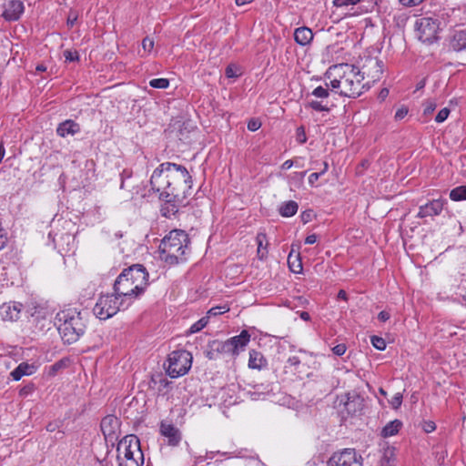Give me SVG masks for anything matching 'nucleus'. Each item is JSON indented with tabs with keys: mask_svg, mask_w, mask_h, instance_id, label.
Listing matches in <instances>:
<instances>
[{
	"mask_svg": "<svg viewBox=\"0 0 466 466\" xmlns=\"http://www.w3.org/2000/svg\"><path fill=\"white\" fill-rule=\"evenodd\" d=\"M363 459L354 449H345L334 453L328 461V466H362Z\"/></svg>",
	"mask_w": 466,
	"mask_h": 466,
	"instance_id": "obj_11",
	"label": "nucleus"
},
{
	"mask_svg": "<svg viewBox=\"0 0 466 466\" xmlns=\"http://www.w3.org/2000/svg\"><path fill=\"white\" fill-rule=\"evenodd\" d=\"M250 340V334L242 330L239 335L234 336L225 341L214 339L208 343L204 354L210 360H218L223 354L237 356L244 350Z\"/></svg>",
	"mask_w": 466,
	"mask_h": 466,
	"instance_id": "obj_6",
	"label": "nucleus"
},
{
	"mask_svg": "<svg viewBox=\"0 0 466 466\" xmlns=\"http://www.w3.org/2000/svg\"><path fill=\"white\" fill-rule=\"evenodd\" d=\"M46 430L47 431H54L56 430V425L54 423H49L47 426H46Z\"/></svg>",
	"mask_w": 466,
	"mask_h": 466,
	"instance_id": "obj_61",
	"label": "nucleus"
},
{
	"mask_svg": "<svg viewBox=\"0 0 466 466\" xmlns=\"http://www.w3.org/2000/svg\"><path fill=\"white\" fill-rule=\"evenodd\" d=\"M360 2V0H334L333 5L337 7H343L357 5Z\"/></svg>",
	"mask_w": 466,
	"mask_h": 466,
	"instance_id": "obj_39",
	"label": "nucleus"
},
{
	"mask_svg": "<svg viewBox=\"0 0 466 466\" xmlns=\"http://www.w3.org/2000/svg\"><path fill=\"white\" fill-rule=\"evenodd\" d=\"M253 0H235L236 5L238 6L244 5L246 4L251 3Z\"/></svg>",
	"mask_w": 466,
	"mask_h": 466,
	"instance_id": "obj_57",
	"label": "nucleus"
},
{
	"mask_svg": "<svg viewBox=\"0 0 466 466\" xmlns=\"http://www.w3.org/2000/svg\"><path fill=\"white\" fill-rule=\"evenodd\" d=\"M160 433L167 439L170 446H177L181 441L179 430L171 423L162 421L160 424Z\"/></svg>",
	"mask_w": 466,
	"mask_h": 466,
	"instance_id": "obj_18",
	"label": "nucleus"
},
{
	"mask_svg": "<svg viewBox=\"0 0 466 466\" xmlns=\"http://www.w3.org/2000/svg\"><path fill=\"white\" fill-rule=\"evenodd\" d=\"M79 125L73 120H66L59 124L56 133L58 136L65 137L67 135H75L79 131Z\"/></svg>",
	"mask_w": 466,
	"mask_h": 466,
	"instance_id": "obj_23",
	"label": "nucleus"
},
{
	"mask_svg": "<svg viewBox=\"0 0 466 466\" xmlns=\"http://www.w3.org/2000/svg\"><path fill=\"white\" fill-rule=\"evenodd\" d=\"M370 342L372 346L379 350H384L386 349V341L381 337L375 335L371 336Z\"/></svg>",
	"mask_w": 466,
	"mask_h": 466,
	"instance_id": "obj_35",
	"label": "nucleus"
},
{
	"mask_svg": "<svg viewBox=\"0 0 466 466\" xmlns=\"http://www.w3.org/2000/svg\"><path fill=\"white\" fill-rule=\"evenodd\" d=\"M167 373L171 378H178L187 373L192 364V355L187 350H175L167 359Z\"/></svg>",
	"mask_w": 466,
	"mask_h": 466,
	"instance_id": "obj_10",
	"label": "nucleus"
},
{
	"mask_svg": "<svg viewBox=\"0 0 466 466\" xmlns=\"http://www.w3.org/2000/svg\"><path fill=\"white\" fill-rule=\"evenodd\" d=\"M67 362H68V360L66 359H62V360L56 361V363H54L51 366L52 374L54 375L58 370H60L61 369L65 368L67 365Z\"/></svg>",
	"mask_w": 466,
	"mask_h": 466,
	"instance_id": "obj_38",
	"label": "nucleus"
},
{
	"mask_svg": "<svg viewBox=\"0 0 466 466\" xmlns=\"http://www.w3.org/2000/svg\"><path fill=\"white\" fill-rule=\"evenodd\" d=\"M390 318V314L386 310H382L378 314V319L381 322L387 321Z\"/></svg>",
	"mask_w": 466,
	"mask_h": 466,
	"instance_id": "obj_50",
	"label": "nucleus"
},
{
	"mask_svg": "<svg viewBox=\"0 0 466 466\" xmlns=\"http://www.w3.org/2000/svg\"><path fill=\"white\" fill-rule=\"evenodd\" d=\"M228 310H229V308L227 305L213 307L208 311L206 317H208V320L210 317L221 315L225 312H228Z\"/></svg>",
	"mask_w": 466,
	"mask_h": 466,
	"instance_id": "obj_33",
	"label": "nucleus"
},
{
	"mask_svg": "<svg viewBox=\"0 0 466 466\" xmlns=\"http://www.w3.org/2000/svg\"><path fill=\"white\" fill-rule=\"evenodd\" d=\"M360 70L363 76V80L367 77L370 79L369 83H375L380 79L383 73V62L378 57L369 56L363 61Z\"/></svg>",
	"mask_w": 466,
	"mask_h": 466,
	"instance_id": "obj_12",
	"label": "nucleus"
},
{
	"mask_svg": "<svg viewBox=\"0 0 466 466\" xmlns=\"http://www.w3.org/2000/svg\"><path fill=\"white\" fill-rule=\"evenodd\" d=\"M24 13V4L20 0H9L5 5L3 17L7 21L18 20Z\"/></svg>",
	"mask_w": 466,
	"mask_h": 466,
	"instance_id": "obj_14",
	"label": "nucleus"
},
{
	"mask_svg": "<svg viewBox=\"0 0 466 466\" xmlns=\"http://www.w3.org/2000/svg\"><path fill=\"white\" fill-rule=\"evenodd\" d=\"M159 383L161 386H163L165 388L169 384V381L166 378H160Z\"/></svg>",
	"mask_w": 466,
	"mask_h": 466,
	"instance_id": "obj_59",
	"label": "nucleus"
},
{
	"mask_svg": "<svg viewBox=\"0 0 466 466\" xmlns=\"http://www.w3.org/2000/svg\"><path fill=\"white\" fill-rule=\"evenodd\" d=\"M64 56L66 58V61L68 62H74L78 60V53L76 51H71V50H66L64 52Z\"/></svg>",
	"mask_w": 466,
	"mask_h": 466,
	"instance_id": "obj_43",
	"label": "nucleus"
},
{
	"mask_svg": "<svg viewBox=\"0 0 466 466\" xmlns=\"http://www.w3.org/2000/svg\"><path fill=\"white\" fill-rule=\"evenodd\" d=\"M23 305L18 302L4 303L0 307V315L4 320L15 321L20 317Z\"/></svg>",
	"mask_w": 466,
	"mask_h": 466,
	"instance_id": "obj_17",
	"label": "nucleus"
},
{
	"mask_svg": "<svg viewBox=\"0 0 466 466\" xmlns=\"http://www.w3.org/2000/svg\"><path fill=\"white\" fill-rule=\"evenodd\" d=\"M422 429L425 432L430 433L435 431L436 424L431 420L424 421L422 424Z\"/></svg>",
	"mask_w": 466,
	"mask_h": 466,
	"instance_id": "obj_44",
	"label": "nucleus"
},
{
	"mask_svg": "<svg viewBox=\"0 0 466 466\" xmlns=\"http://www.w3.org/2000/svg\"><path fill=\"white\" fill-rule=\"evenodd\" d=\"M37 367L27 362H21L11 373L14 380H20L24 376H30L36 371Z\"/></svg>",
	"mask_w": 466,
	"mask_h": 466,
	"instance_id": "obj_20",
	"label": "nucleus"
},
{
	"mask_svg": "<svg viewBox=\"0 0 466 466\" xmlns=\"http://www.w3.org/2000/svg\"><path fill=\"white\" fill-rule=\"evenodd\" d=\"M298 208V203L296 201L289 200L280 205L279 212L282 217L289 218L297 213Z\"/></svg>",
	"mask_w": 466,
	"mask_h": 466,
	"instance_id": "obj_25",
	"label": "nucleus"
},
{
	"mask_svg": "<svg viewBox=\"0 0 466 466\" xmlns=\"http://www.w3.org/2000/svg\"><path fill=\"white\" fill-rule=\"evenodd\" d=\"M143 50L147 53H150L154 47V40L148 36L142 40Z\"/></svg>",
	"mask_w": 466,
	"mask_h": 466,
	"instance_id": "obj_40",
	"label": "nucleus"
},
{
	"mask_svg": "<svg viewBox=\"0 0 466 466\" xmlns=\"http://www.w3.org/2000/svg\"><path fill=\"white\" fill-rule=\"evenodd\" d=\"M58 331L65 343L72 344L86 331V321L81 312L74 309L62 310L56 314Z\"/></svg>",
	"mask_w": 466,
	"mask_h": 466,
	"instance_id": "obj_5",
	"label": "nucleus"
},
{
	"mask_svg": "<svg viewBox=\"0 0 466 466\" xmlns=\"http://www.w3.org/2000/svg\"><path fill=\"white\" fill-rule=\"evenodd\" d=\"M313 33L310 28L307 26H301L295 30L294 39L299 46H307L310 44L313 39Z\"/></svg>",
	"mask_w": 466,
	"mask_h": 466,
	"instance_id": "obj_21",
	"label": "nucleus"
},
{
	"mask_svg": "<svg viewBox=\"0 0 466 466\" xmlns=\"http://www.w3.org/2000/svg\"><path fill=\"white\" fill-rule=\"evenodd\" d=\"M338 298L340 299H344L346 300L347 299V293L345 290L343 289H340L338 293Z\"/></svg>",
	"mask_w": 466,
	"mask_h": 466,
	"instance_id": "obj_56",
	"label": "nucleus"
},
{
	"mask_svg": "<svg viewBox=\"0 0 466 466\" xmlns=\"http://www.w3.org/2000/svg\"><path fill=\"white\" fill-rule=\"evenodd\" d=\"M258 244V256L259 258H263L267 254V248L263 247V243L267 241V236L264 233H258L256 238Z\"/></svg>",
	"mask_w": 466,
	"mask_h": 466,
	"instance_id": "obj_28",
	"label": "nucleus"
},
{
	"mask_svg": "<svg viewBox=\"0 0 466 466\" xmlns=\"http://www.w3.org/2000/svg\"><path fill=\"white\" fill-rule=\"evenodd\" d=\"M402 402V394L398 392L396 393L392 399L390 400V403L393 409H399Z\"/></svg>",
	"mask_w": 466,
	"mask_h": 466,
	"instance_id": "obj_42",
	"label": "nucleus"
},
{
	"mask_svg": "<svg viewBox=\"0 0 466 466\" xmlns=\"http://www.w3.org/2000/svg\"><path fill=\"white\" fill-rule=\"evenodd\" d=\"M292 258H293V254H292V252H290L288 257V263H289V268L295 273L300 272L302 270V264L299 259V255L298 254L295 256V260H292Z\"/></svg>",
	"mask_w": 466,
	"mask_h": 466,
	"instance_id": "obj_30",
	"label": "nucleus"
},
{
	"mask_svg": "<svg viewBox=\"0 0 466 466\" xmlns=\"http://www.w3.org/2000/svg\"><path fill=\"white\" fill-rule=\"evenodd\" d=\"M329 169V164L328 162L324 161L322 162V168L320 169L319 173H321V176L325 174Z\"/></svg>",
	"mask_w": 466,
	"mask_h": 466,
	"instance_id": "obj_55",
	"label": "nucleus"
},
{
	"mask_svg": "<svg viewBox=\"0 0 466 466\" xmlns=\"http://www.w3.org/2000/svg\"><path fill=\"white\" fill-rule=\"evenodd\" d=\"M424 0H408L407 5L410 6H415L420 5Z\"/></svg>",
	"mask_w": 466,
	"mask_h": 466,
	"instance_id": "obj_54",
	"label": "nucleus"
},
{
	"mask_svg": "<svg viewBox=\"0 0 466 466\" xmlns=\"http://www.w3.org/2000/svg\"><path fill=\"white\" fill-rule=\"evenodd\" d=\"M450 48L456 52L466 51V28H455L449 39Z\"/></svg>",
	"mask_w": 466,
	"mask_h": 466,
	"instance_id": "obj_15",
	"label": "nucleus"
},
{
	"mask_svg": "<svg viewBox=\"0 0 466 466\" xmlns=\"http://www.w3.org/2000/svg\"><path fill=\"white\" fill-rule=\"evenodd\" d=\"M126 302L127 303L124 298L119 297L115 292L111 295H101L93 309V312L98 319H107L116 315L121 308L127 307Z\"/></svg>",
	"mask_w": 466,
	"mask_h": 466,
	"instance_id": "obj_8",
	"label": "nucleus"
},
{
	"mask_svg": "<svg viewBox=\"0 0 466 466\" xmlns=\"http://www.w3.org/2000/svg\"><path fill=\"white\" fill-rule=\"evenodd\" d=\"M267 366V360L264 355L256 350H249L248 368L262 370Z\"/></svg>",
	"mask_w": 466,
	"mask_h": 466,
	"instance_id": "obj_22",
	"label": "nucleus"
},
{
	"mask_svg": "<svg viewBox=\"0 0 466 466\" xmlns=\"http://www.w3.org/2000/svg\"><path fill=\"white\" fill-rule=\"evenodd\" d=\"M288 363L290 365V366H293V367H297L298 365H299L300 363V360L299 357L297 356H292V357H289L288 359Z\"/></svg>",
	"mask_w": 466,
	"mask_h": 466,
	"instance_id": "obj_51",
	"label": "nucleus"
},
{
	"mask_svg": "<svg viewBox=\"0 0 466 466\" xmlns=\"http://www.w3.org/2000/svg\"><path fill=\"white\" fill-rule=\"evenodd\" d=\"M300 318L304 320H309V314L306 311H303L301 312L300 314Z\"/></svg>",
	"mask_w": 466,
	"mask_h": 466,
	"instance_id": "obj_60",
	"label": "nucleus"
},
{
	"mask_svg": "<svg viewBox=\"0 0 466 466\" xmlns=\"http://www.w3.org/2000/svg\"><path fill=\"white\" fill-rule=\"evenodd\" d=\"M450 198L453 201L466 200V186H459L451 189Z\"/></svg>",
	"mask_w": 466,
	"mask_h": 466,
	"instance_id": "obj_27",
	"label": "nucleus"
},
{
	"mask_svg": "<svg viewBox=\"0 0 466 466\" xmlns=\"http://www.w3.org/2000/svg\"><path fill=\"white\" fill-rule=\"evenodd\" d=\"M100 427L106 439H109L110 441L114 439L116 440L117 432L120 428V420L115 415H107L102 419Z\"/></svg>",
	"mask_w": 466,
	"mask_h": 466,
	"instance_id": "obj_13",
	"label": "nucleus"
},
{
	"mask_svg": "<svg viewBox=\"0 0 466 466\" xmlns=\"http://www.w3.org/2000/svg\"><path fill=\"white\" fill-rule=\"evenodd\" d=\"M150 186L153 191L159 193V198L170 197L177 201L185 200L192 188V177L184 166L166 162L153 171Z\"/></svg>",
	"mask_w": 466,
	"mask_h": 466,
	"instance_id": "obj_1",
	"label": "nucleus"
},
{
	"mask_svg": "<svg viewBox=\"0 0 466 466\" xmlns=\"http://www.w3.org/2000/svg\"><path fill=\"white\" fill-rule=\"evenodd\" d=\"M208 317H203L190 327L188 332L190 334L197 333L202 330L208 325Z\"/></svg>",
	"mask_w": 466,
	"mask_h": 466,
	"instance_id": "obj_31",
	"label": "nucleus"
},
{
	"mask_svg": "<svg viewBox=\"0 0 466 466\" xmlns=\"http://www.w3.org/2000/svg\"><path fill=\"white\" fill-rule=\"evenodd\" d=\"M437 107V103L433 99H428L423 104V115L428 116L431 115Z\"/></svg>",
	"mask_w": 466,
	"mask_h": 466,
	"instance_id": "obj_34",
	"label": "nucleus"
},
{
	"mask_svg": "<svg viewBox=\"0 0 466 466\" xmlns=\"http://www.w3.org/2000/svg\"><path fill=\"white\" fill-rule=\"evenodd\" d=\"M326 76L330 79L329 86L333 89H339L340 96L357 97L363 93L366 86L370 88L369 82L363 83L360 67L354 65L346 63L332 66Z\"/></svg>",
	"mask_w": 466,
	"mask_h": 466,
	"instance_id": "obj_2",
	"label": "nucleus"
},
{
	"mask_svg": "<svg viewBox=\"0 0 466 466\" xmlns=\"http://www.w3.org/2000/svg\"><path fill=\"white\" fill-rule=\"evenodd\" d=\"M326 86H329L328 84ZM329 95V92L328 87H323L321 86L316 87L312 91V96H314L318 98H321L322 100L328 98Z\"/></svg>",
	"mask_w": 466,
	"mask_h": 466,
	"instance_id": "obj_36",
	"label": "nucleus"
},
{
	"mask_svg": "<svg viewBox=\"0 0 466 466\" xmlns=\"http://www.w3.org/2000/svg\"><path fill=\"white\" fill-rule=\"evenodd\" d=\"M408 114V108L407 107H401L399 108L395 113V119L396 120H401L404 118Z\"/></svg>",
	"mask_w": 466,
	"mask_h": 466,
	"instance_id": "obj_47",
	"label": "nucleus"
},
{
	"mask_svg": "<svg viewBox=\"0 0 466 466\" xmlns=\"http://www.w3.org/2000/svg\"><path fill=\"white\" fill-rule=\"evenodd\" d=\"M363 407L362 400L360 397H355L352 400L349 399L345 403V408L347 411L350 414H355L358 411L361 410Z\"/></svg>",
	"mask_w": 466,
	"mask_h": 466,
	"instance_id": "obj_26",
	"label": "nucleus"
},
{
	"mask_svg": "<svg viewBox=\"0 0 466 466\" xmlns=\"http://www.w3.org/2000/svg\"><path fill=\"white\" fill-rule=\"evenodd\" d=\"M293 166V160L288 159L281 165V169L288 170Z\"/></svg>",
	"mask_w": 466,
	"mask_h": 466,
	"instance_id": "obj_53",
	"label": "nucleus"
},
{
	"mask_svg": "<svg viewBox=\"0 0 466 466\" xmlns=\"http://www.w3.org/2000/svg\"><path fill=\"white\" fill-rule=\"evenodd\" d=\"M312 216H313V211L312 210H310V209L305 210L300 215L301 221L304 224H306V223H308V222H309L311 220Z\"/></svg>",
	"mask_w": 466,
	"mask_h": 466,
	"instance_id": "obj_46",
	"label": "nucleus"
},
{
	"mask_svg": "<svg viewBox=\"0 0 466 466\" xmlns=\"http://www.w3.org/2000/svg\"><path fill=\"white\" fill-rule=\"evenodd\" d=\"M46 66H43V65H38V66H36V70H37V71H40V72L46 71Z\"/></svg>",
	"mask_w": 466,
	"mask_h": 466,
	"instance_id": "obj_64",
	"label": "nucleus"
},
{
	"mask_svg": "<svg viewBox=\"0 0 466 466\" xmlns=\"http://www.w3.org/2000/svg\"><path fill=\"white\" fill-rule=\"evenodd\" d=\"M296 139L299 144H304L307 141L306 132L303 127H299L296 130Z\"/></svg>",
	"mask_w": 466,
	"mask_h": 466,
	"instance_id": "obj_41",
	"label": "nucleus"
},
{
	"mask_svg": "<svg viewBox=\"0 0 466 466\" xmlns=\"http://www.w3.org/2000/svg\"><path fill=\"white\" fill-rule=\"evenodd\" d=\"M116 451L119 466H142L144 462L140 441L136 435L125 436L118 442Z\"/></svg>",
	"mask_w": 466,
	"mask_h": 466,
	"instance_id": "obj_7",
	"label": "nucleus"
},
{
	"mask_svg": "<svg viewBox=\"0 0 466 466\" xmlns=\"http://www.w3.org/2000/svg\"><path fill=\"white\" fill-rule=\"evenodd\" d=\"M401 427L402 422L400 420H391L382 428L380 435L383 438L394 436L399 432Z\"/></svg>",
	"mask_w": 466,
	"mask_h": 466,
	"instance_id": "obj_24",
	"label": "nucleus"
},
{
	"mask_svg": "<svg viewBox=\"0 0 466 466\" xmlns=\"http://www.w3.org/2000/svg\"><path fill=\"white\" fill-rule=\"evenodd\" d=\"M388 94H389V90L388 89H386V88L382 89L381 92H380V96L381 97H385V96H388Z\"/></svg>",
	"mask_w": 466,
	"mask_h": 466,
	"instance_id": "obj_63",
	"label": "nucleus"
},
{
	"mask_svg": "<svg viewBox=\"0 0 466 466\" xmlns=\"http://www.w3.org/2000/svg\"><path fill=\"white\" fill-rule=\"evenodd\" d=\"M148 272L141 264H134L125 268L114 283V291L124 298L129 306L138 298L148 285Z\"/></svg>",
	"mask_w": 466,
	"mask_h": 466,
	"instance_id": "obj_3",
	"label": "nucleus"
},
{
	"mask_svg": "<svg viewBox=\"0 0 466 466\" xmlns=\"http://www.w3.org/2000/svg\"><path fill=\"white\" fill-rule=\"evenodd\" d=\"M320 176H321V173H319V172H315V173L310 174L309 177V185L314 186V184L318 181V179L319 178Z\"/></svg>",
	"mask_w": 466,
	"mask_h": 466,
	"instance_id": "obj_49",
	"label": "nucleus"
},
{
	"mask_svg": "<svg viewBox=\"0 0 466 466\" xmlns=\"http://www.w3.org/2000/svg\"><path fill=\"white\" fill-rule=\"evenodd\" d=\"M260 126H261V123L259 121L251 119L248 123V129L250 131H257L260 127Z\"/></svg>",
	"mask_w": 466,
	"mask_h": 466,
	"instance_id": "obj_48",
	"label": "nucleus"
},
{
	"mask_svg": "<svg viewBox=\"0 0 466 466\" xmlns=\"http://www.w3.org/2000/svg\"><path fill=\"white\" fill-rule=\"evenodd\" d=\"M149 86L153 88L165 89L169 86V81L167 78H155L149 81Z\"/></svg>",
	"mask_w": 466,
	"mask_h": 466,
	"instance_id": "obj_32",
	"label": "nucleus"
},
{
	"mask_svg": "<svg viewBox=\"0 0 466 466\" xmlns=\"http://www.w3.org/2000/svg\"><path fill=\"white\" fill-rule=\"evenodd\" d=\"M446 200L438 198L420 206L418 213L419 218L438 216L441 213Z\"/></svg>",
	"mask_w": 466,
	"mask_h": 466,
	"instance_id": "obj_16",
	"label": "nucleus"
},
{
	"mask_svg": "<svg viewBox=\"0 0 466 466\" xmlns=\"http://www.w3.org/2000/svg\"><path fill=\"white\" fill-rule=\"evenodd\" d=\"M450 115V109L447 107L442 108L439 111V113L435 116V121L437 123H442L444 122Z\"/></svg>",
	"mask_w": 466,
	"mask_h": 466,
	"instance_id": "obj_37",
	"label": "nucleus"
},
{
	"mask_svg": "<svg viewBox=\"0 0 466 466\" xmlns=\"http://www.w3.org/2000/svg\"><path fill=\"white\" fill-rule=\"evenodd\" d=\"M5 156V147L3 144L0 145V162L2 161L3 157Z\"/></svg>",
	"mask_w": 466,
	"mask_h": 466,
	"instance_id": "obj_62",
	"label": "nucleus"
},
{
	"mask_svg": "<svg viewBox=\"0 0 466 466\" xmlns=\"http://www.w3.org/2000/svg\"><path fill=\"white\" fill-rule=\"evenodd\" d=\"M161 199L165 201L160 208L161 215L168 218L177 213L178 207L184 202V200L177 201L170 197L162 198Z\"/></svg>",
	"mask_w": 466,
	"mask_h": 466,
	"instance_id": "obj_19",
	"label": "nucleus"
},
{
	"mask_svg": "<svg viewBox=\"0 0 466 466\" xmlns=\"http://www.w3.org/2000/svg\"><path fill=\"white\" fill-rule=\"evenodd\" d=\"M346 345L345 344H338L332 348V352L337 356H342L346 352Z\"/></svg>",
	"mask_w": 466,
	"mask_h": 466,
	"instance_id": "obj_45",
	"label": "nucleus"
},
{
	"mask_svg": "<svg viewBox=\"0 0 466 466\" xmlns=\"http://www.w3.org/2000/svg\"><path fill=\"white\" fill-rule=\"evenodd\" d=\"M330 106L331 105H329L328 101L325 102L324 100H321V101L312 100L308 103L309 107H310L316 111H319V112H322V111L329 112L330 110Z\"/></svg>",
	"mask_w": 466,
	"mask_h": 466,
	"instance_id": "obj_29",
	"label": "nucleus"
},
{
	"mask_svg": "<svg viewBox=\"0 0 466 466\" xmlns=\"http://www.w3.org/2000/svg\"><path fill=\"white\" fill-rule=\"evenodd\" d=\"M417 36L422 43L431 45L438 41L441 21L437 17L424 16L415 23Z\"/></svg>",
	"mask_w": 466,
	"mask_h": 466,
	"instance_id": "obj_9",
	"label": "nucleus"
},
{
	"mask_svg": "<svg viewBox=\"0 0 466 466\" xmlns=\"http://www.w3.org/2000/svg\"><path fill=\"white\" fill-rule=\"evenodd\" d=\"M226 76H227L228 77H233V76H235V74H234V72H233V70H232V68H231L230 66H228V67H227V69H226Z\"/></svg>",
	"mask_w": 466,
	"mask_h": 466,
	"instance_id": "obj_58",
	"label": "nucleus"
},
{
	"mask_svg": "<svg viewBox=\"0 0 466 466\" xmlns=\"http://www.w3.org/2000/svg\"><path fill=\"white\" fill-rule=\"evenodd\" d=\"M189 238L184 230L175 229L166 236L158 248L161 260L168 265H176L186 260L189 250Z\"/></svg>",
	"mask_w": 466,
	"mask_h": 466,
	"instance_id": "obj_4",
	"label": "nucleus"
},
{
	"mask_svg": "<svg viewBox=\"0 0 466 466\" xmlns=\"http://www.w3.org/2000/svg\"><path fill=\"white\" fill-rule=\"evenodd\" d=\"M317 235L316 234H311V235H309L306 238H305V243L308 244V245H312L314 244L316 241H317Z\"/></svg>",
	"mask_w": 466,
	"mask_h": 466,
	"instance_id": "obj_52",
	"label": "nucleus"
}]
</instances>
